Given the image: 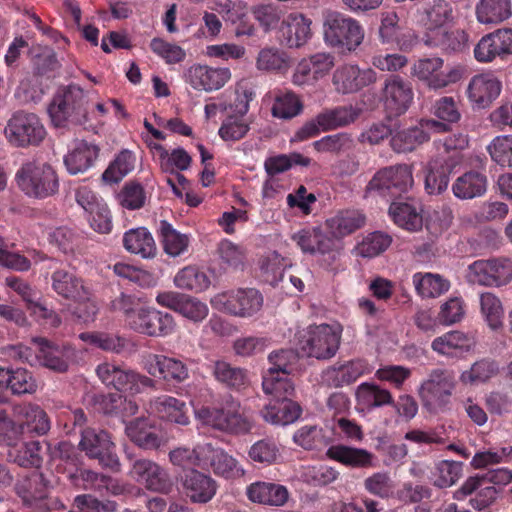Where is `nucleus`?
Listing matches in <instances>:
<instances>
[{
  "label": "nucleus",
  "instance_id": "1",
  "mask_svg": "<svg viewBox=\"0 0 512 512\" xmlns=\"http://www.w3.org/2000/svg\"><path fill=\"white\" fill-rule=\"evenodd\" d=\"M88 98L78 85L61 87L48 107L52 123L56 127L85 125L88 121Z\"/></svg>",
  "mask_w": 512,
  "mask_h": 512
},
{
  "label": "nucleus",
  "instance_id": "2",
  "mask_svg": "<svg viewBox=\"0 0 512 512\" xmlns=\"http://www.w3.org/2000/svg\"><path fill=\"white\" fill-rule=\"evenodd\" d=\"M20 190L29 198L44 200L59 192V177L56 169L47 162L29 161L16 173Z\"/></svg>",
  "mask_w": 512,
  "mask_h": 512
},
{
  "label": "nucleus",
  "instance_id": "3",
  "mask_svg": "<svg viewBox=\"0 0 512 512\" xmlns=\"http://www.w3.org/2000/svg\"><path fill=\"white\" fill-rule=\"evenodd\" d=\"M365 30L355 18L342 12H323V38L327 45L344 51H355L363 42Z\"/></svg>",
  "mask_w": 512,
  "mask_h": 512
},
{
  "label": "nucleus",
  "instance_id": "4",
  "mask_svg": "<svg viewBox=\"0 0 512 512\" xmlns=\"http://www.w3.org/2000/svg\"><path fill=\"white\" fill-rule=\"evenodd\" d=\"M195 418L202 426L230 434H246L252 428L250 419L241 412L240 403L226 401L222 407H201Z\"/></svg>",
  "mask_w": 512,
  "mask_h": 512
},
{
  "label": "nucleus",
  "instance_id": "5",
  "mask_svg": "<svg viewBox=\"0 0 512 512\" xmlns=\"http://www.w3.org/2000/svg\"><path fill=\"white\" fill-rule=\"evenodd\" d=\"M455 387L456 379L452 370L432 369L418 391L424 408L432 413L444 411L450 404Z\"/></svg>",
  "mask_w": 512,
  "mask_h": 512
},
{
  "label": "nucleus",
  "instance_id": "6",
  "mask_svg": "<svg viewBox=\"0 0 512 512\" xmlns=\"http://www.w3.org/2000/svg\"><path fill=\"white\" fill-rule=\"evenodd\" d=\"M341 330L329 324L310 325L298 340V349L302 355L327 360L339 349Z\"/></svg>",
  "mask_w": 512,
  "mask_h": 512
},
{
  "label": "nucleus",
  "instance_id": "7",
  "mask_svg": "<svg viewBox=\"0 0 512 512\" xmlns=\"http://www.w3.org/2000/svg\"><path fill=\"white\" fill-rule=\"evenodd\" d=\"M96 374L106 386L131 395L142 393L145 388L156 389V381L152 378L115 363L99 364Z\"/></svg>",
  "mask_w": 512,
  "mask_h": 512
},
{
  "label": "nucleus",
  "instance_id": "8",
  "mask_svg": "<svg viewBox=\"0 0 512 512\" xmlns=\"http://www.w3.org/2000/svg\"><path fill=\"white\" fill-rule=\"evenodd\" d=\"M212 307L237 317H250L263 305V297L253 288L237 289L216 294L211 298Z\"/></svg>",
  "mask_w": 512,
  "mask_h": 512
},
{
  "label": "nucleus",
  "instance_id": "9",
  "mask_svg": "<svg viewBox=\"0 0 512 512\" xmlns=\"http://www.w3.org/2000/svg\"><path fill=\"white\" fill-rule=\"evenodd\" d=\"M5 135L13 146L27 147L39 145L46 136V130L37 115L20 111L8 121Z\"/></svg>",
  "mask_w": 512,
  "mask_h": 512
},
{
  "label": "nucleus",
  "instance_id": "10",
  "mask_svg": "<svg viewBox=\"0 0 512 512\" xmlns=\"http://www.w3.org/2000/svg\"><path fill=\"white\" fill-rule=\"evenodd\" d=\"M467 280L472 284L500 287L512 280V261L508 258H492L474 261L468 267Z\"/></svg>",
  "mask_w": 512,
  "mask_h": 512
},
{
  "label": "nucleus",
  "instance_id": "11",
  "mask_svg": "<svg viewBox=\"0 0 512 512\" xmlns=\"http://www.w3.org/2000/svg\"><path fill=\"white\" fill-rule=\"evenodd\" d=\"M443 66L444 61L439 57L420 59L414 64L412 74L431 89L445 88L462 78L461 67L452 66L443 70Z\"/></svg>",
  "mask_w": 512,
  "mask_h": 512
},
{
  "label": "nucleus",
  "instance_id": "12",
  "mask_svg": "<svg viewBox=\"0 0 512 512\" xmlns=\"http://www.w3.org/2000/svg\"><path fill=\"white\" fill-rule=\"evenodd\" d=\"M133 331L150 337H164L175 330L171 314L151 307H140L132 314L127 324Z\"/></svg>",
  "mask_w": 512,
  "mask_h": 512
},
{
  "label": "nucleus",
  "instance_id": "13",
  "mask_svg": "<svg viewBox=\"0 0 512 512\" xmlns=\"http://www.w3.org/2000/svg\"><path fill=\"white\" fill-rule=\"evenodd\" d=\"M413 185L412 169L406 164L385 167L369 181L366 192L394 195L406 192Z\"/></svg>",
  "mask_w": 512,
  "mask_h": 512
},
{
  "label": "nucleus",
  "instance_id": "14",
  "mask_svg": "<svg viewBox=\"0 0 512 512\" xmlns=\"http://www.w3.org/2000/svg\"><path fill=\"white\" fill-rule=\"evenodd\" d=\"M414 99V92L409 81L399 75H389L381 89V100L384 109L390 117L405 114Z\"/></svg>",
  "mask_w": 512,
  "mask_h": 512
},
{
  "label": "nucleus",
  "instance_id": "15",
  "mask_svg": "<svg viewBox=\"0 0 512 512\" xmlns=\"http://www.w3.org/2000/svg\"><path fill=\"white\" fill-rule=\"evenodd\" d=\"M79 448L89 458L97 459L104 467L111 469L119 467V459L114 452V443L111 441L109 434L104 430L93 428L82 430Z\"/></svg>",
  "mask_w": 512,
  "mask_h": 512
},
{
  "label": "nucleus",
  "instance_id": "16",
  "mask_svg": "<svg viewBox=\"0 0 512 512\" xmlns=\"http://www.w3.org/2000/svg\"><path fill=\"white\" fill-rule=\"evenodd\" d=\"M47 269L51 270V288L58 296L71 301L87 298V288L75 272L54 260L49 262Z\"/></svg>",
  "mask_w": 512,
  "mask_h": 512
},
{
  "label": "nucleus",
  "instance_id": "17",
  "mask_svg": "<svg viewBox=\"0 0 512 512\" xmlns=\"http://www.w3.org/2000/svg\"><path fill=\"white\" fill-rule=\"evenodd\" d=\"M15 492L25 506L37 510L48 508L46 501L49 495V481L39 471H33L19 479L15 484Z\"/></svg>",
  "mask_w": 512,
  "mask_h": 512
},
{
  "label": "nucleus",
  "instance_id": "18",
  "mask_svg": "<svg viewBox=\"0 0 512 512\" xmlns=\"http://www.w3.org/2000/svg\"><path fill=\"white\" fill-rule=\"evenodd\" d=\"M130 475L148 490L167 494L172 488L168 472L149 459H137L133 462Z\"/></svg>",
  "mask_w": 512,
  "mask_h": 512
},
{
  "label": "nucleus",
  "instance_id": "19",
  "mask_svg": "<svg viewBox=\"0 0 512 512\" xmlns=\"http://www.w3.org/2000/svg\"><path fill=\"white\" fill-rule=\"evenodd\" d=\"M231 71L227 67H210L195 64L185 73V80L195 90L212 92L221 89L231 79Z\"/></svg>",
  "mask_w": 512,
  "mask_h": 512
},
{
  "label": "nucleus",
  "instance_id": "20",
  "mask_svg": "<svg viewBox=\"0 0 512 512\" xmlns=\"http://www.w3.org/2000/svg\"><path fill=\"white\" fill-rule=\"evenodd\" d=\"M376 79V72L371 68L360 69L357 65L345 64L334 71L332 83L338 93L349 94L373 84Z\"/></svg>",
  "mask_w": 512,
  "mask_h": 512
},
{
  "label": "nucleus",
  "instance_id": "21",
  "mask_svg": "<svg viewBox=\"0 0 512 512\" xmlns=\"http://www.w3.org/2000/svg\"><path fill=\"white\" fill-rule=\"evenodd\" d=\"M457 164L454 156L438 155L431 159L424 170V188L429 195H439L446 191L450 174Z\"/></svg>",
  "mask_w": 512,
  "mask_h": 512
},
{
  "label": "nucleus",
  "instance_id": "22",
  "mask_svg": "<svg viewBox=\"0 0 512 512\" xmlns=\"http://www.w3.org/2000/svg\"><path fill=\"white\" fill-rule=\"evenodd\" d=\"M182 487L192 503L206 504L216 495L218 483L209 474L189 469L182 477Z\"/></svg>",
  "mask_w": 512,
  "mask_h": 512
},
{
  "label": "nucleus",
  "instance_id": "23",
  "mask_svg": "<svg viewBox=\"0 0 512 512\" xmlns=\"http://www.w3.org/2000/svg\"><path fill=\"white\" fill-rule=\"evenodd\" d=\"M498 491L494 486L488 485L482 474L468 477L464 483L454 492L456 500H464L468 496L470 505L477 510H482L491 505L496 499Z\"/></svg>",
  "mask_w": 512,
  "mask_h": 512
},
{
  "label": "nucleus",
  "instance_id": "24",
  "mask_svg": "<svg viewBox=\"0 0 512 512\" xmlns=\"http://www.w3.org/2000/svg\"><path fill=\"white\" fill-rule=\"evenodd\" d=\"M501 81L492 73H482L471 78L467 97L477 108H486L500 95Z\"/></svg>",
  "mask_w": 512,
  "mask_h": 512
},
{
  "label": "nucleus",
  "instance_id": "25",
  "mask_svg": "<svg viewBox=\"0 0 512 512\" xmlns=\"http://www.w3.org/2000/svg\"><path fill=\"white\" fill-rule=\"evenodd\" d=\"M33 342L38 346L37 357L46 368L63 373L69 368L74 350L68 345H57L45 338H34Z\"/></svg>",
  "mask_w": 512,
  "mask_h": 512
},
{
  "label": "nucleus",
  "instance_id": "26",
  "mask_svg": "<svg viewBox=\"0 0 512 512\" xmlns=\"http://www.w3.org/2000/svg\"><path fill=\"white\" fill-rule=\"evenodd\" d=\"M312 21L302 13H290L281 23V43L288 48H300L312 36Z\"/></svg>",
  "mask_w": 512,
  "mask_h": 512
},
{
  "label": "nucleus",
  "instance_id": "27",
  "mask_svg": "<svg viewBox=\"0 0 512 512\" xmlns=\"http://www.w3.org/2000/svg\"><path fill=\"white\" fill-rule=\"evenodd\" d=\"M289 495L286 486L270 481H256L246 488V496L251 502L273 507L284 506Z\"/></svg>",
  "mask_w": 512,
  "mask_h": 512
},
{
  "label": "nucleus",
  "instance_id": "28",
  "mask_svg": "<svg viewBox=\"0 0 512 512\" xmlns=\"http://www.w3.org/2000/svg\"><path fill=\"white\" fill-rule=\"evenodd\" d=\"M149 409L159 418L178 424L190 423L189 408L185 401L169 395L154 397L149 402Z\"/></svg>",
  "mask_w": 512,
  "mask_h": 512
},
{
  "label": "nucleus",
  "instance_id": "29",
  "mask_svg": "<svg viewBox=\"0 0 512 512\" xmlns=\"http://www.w3.org/2000/svg\"><path fill=\"white\" fill-rule=\"evenodd\" d=\"M366 223V216L360 210H340L325 221L329 236L335 241L361 229Z\"/></svg>",
  "mask_w": 512,
  "mask_h": 512
},
{
  "label": "nucleus",
  "instance_id": "30",
  "mask_svg": "<svg viewBox=\"0 0 512 512\" xmlns=\"http://www.w3.org/2000/svg\"><path fill=\"white\" fill-rule=\"evenodd\" d=\"M326 456L350 468L367 469L375 466V455L370 451L344 444L330 445Z\"/></svg>",
  "mask_w": 512,
  "mask_h": 512
},
{
  "label": "nucleus",
  "instance_id": "31",
  "mask_svg": "<svg viewBox=\"0 0 512 512\" xmlns=\"http://www.w3.org/2000/svg\"><path fill=\"white\" fill-rule=\"evenodd\" d=\"M96 145L84 140H75L64 156V164L69 174L77 175L90 169L98 157Z\"/></svg>",
  "mask_w": 512,
  "mask_h": 512
},
{
  "label": "nucleus",
  "instance_id": "32",
  "mask_svg": "<svg viewBox=\"0 0 512 512\" xmlns=\"http://www.w3.org/2000/svg\"><path fill=\"white\" fill-rule=\"evenodd\" d=\"M473 346V339L459 330L448 331L431 342V349L438 355L447 358L460 357L469 352Z\"/></svg>",
  "mask_w": 512,
  "mask_h": 512
},
{
  "label": "nucleus",
  "instance_id": "33",
  "mask_svg": "<svg viewBox=\"0 0 512 512\" xmlns=\"http://www.w3.org/2000/svg\"><path fill=\"white\" fill-rule=\"evenodd\" d=\"M207 448L209 452L205 458V468L211 467L216 475L225 479H236L244 476L245 470L236 458L221 448H215L210 443H207Z\"/></svg>",
  "mask_w": 512,
  "mask_h": 512
},
{
  "label": "nucleus",
  "instance_id": "34",
  "mask_svg": "<svg viewBox=\"0 0 512 512\" xmlns=\"http://www.w3.org/2000/svg\"><path fill=\"white\" fill-rule=\"evenodd\" d=\"M69 479L78 489L94 490L97 492L106 490L114 495H118L122 491L121 487L111 477L90 469L77 467L74 472L69 473Z\"/></svg>",
  "mask_w": 512,
  "mask_h": 512
},
{
  "label": "nucleus",
  "instance_id": "35",
  "mask_svg": "<svg viewBox=\"0 0 512 512\" xmlns=\"http://www.w3.org/2000/svg\"><path fill=\"white\" fill-rule=\"evenodd\" d=\"M291 238L306 254H326L335 246L334 240L319 227L302 229Z\"/></svg>",
  "mask_w": 512,
  "mask_h": 512
},
{
  "label": "nucleus",
  "instance_id": "36",
  "mask_svg": "<svg viewBox=\"0 0 512 512\" xmlns=\"http://www.w3.org/2000/svg\"><path fill=\"white\" fill-rule=\"evenodd\" d=\"M400 25L399 16L394 11H387L381 14V23L379 26V39L383 44L396 42L401 50L407 51L415 43V37L412 33L399 36Z\"/></svg>",
  "mask_w": 512,
  "mask_h": 512
},
{
  "label": "nucleus",
  "instance_id": "37",
  "mask_svg": "<svg viewBox=\"0 0 512 512\" xmlns=\"http://www.w3.org/2000/svg\"><path fill=\"white\" fill-rule=\"evenodd\" d=\"M475 13L479 23L498 25L511 17V0H479Z\"/></svg>",
  "mask_w": 512,
  "mask_h": 512
},
{
  "label": "nucleus",
  "instance_id": "38",
  "mask_svg": "<svg viewBox=\"0 0 512 512\" xmlns=\"http://www.w3.org/2000/svg\"><path fill=\"white\" fill-rule=\"evenodd\" d=\"M301 407L290 399H275L262 410V416L266 422L274 425H287L296 421L301 415Z\"/></svg>",
  "mask_w": 512,
  "mask_h": 512
},
{
  "label": "nucleus",
  "instance_id": "39",
  "mask_svg": "<svg viewBox=\"0 0 512 512\" xmlns=\"http://www.w3.org/2000/svg\"><path fill=\"white\" fill-rule=\"evenodd\" d=\"M356 403L362 410L371 411L374 408L393 404V396L387 389L373 383H362L356 389Z\"/></svg>",
  "mask_w": 512,
  "mask_h": 512
},
{
  "label": "nucleus",
  "instance_id": "40",
  "mask_svg": "<svg viewBox=\"0 0 512 512\" xmlns=\"http://www.w3.org/2000/svg\"><path fill=\"white\" fill-rule=\"evenodd\" d=\"M487 190L486 175L469 171L459 176L452 184V191L455 197L467 200L482 196Z\"/></svg>",
  "mask_w": 512,
  "mask_h": 512
},
{
  "label": "nucleus",
  "instance_id": "41",
  "mask_svg": "<svg viewBox=\"0 0 512 512\" xmlns=\"http://www.w3.org/2000/svg\"><path fill=\"white\" fill-rule=\"evenodd\" d=\"M125 249L142 258H153L156 255L157 247L151 233L144 227L131 229L123 236Z\"/></svg>",
  "mask_w": 512,
  "mask_h": 512
},
{
  "label": "nucleus",
  "instance_id": "42",
  "mask_svg": "<svg viewBox=\"0 0 512 512\" xmlns=\"http://www.w3.org/2000/svg\"><path fill=\"white\" fill-rule=\"evenodd\" d=\"M362 109L356 106H338L333 109H326L318 114V122L323 131H330L353 123Z\"/></svg>",
  "mask_w": 512,
  "mask_h": 512
},
{
  "label": "nucleus",
  "instance_id": "43",
  "mask_svg": "<svg viewBox=\"0 0 512 512\" xmlns=\"http://www.w3.org/2000/svg\"><path fill=\"white\" fill-rule=\"evenodd\" d=\"M426 142L428 135L420 121L415 126L397 131L390 140L392 149L397 153L411 152Z\"/></svg>",
  "mask_w": 512,
  "mask_h": 512
},
{
  "label": "nucleus",
  "instance_id": "44",
  "mask_svg": "<svg viewBox=\"0 0 512 512\" xmlns=\"http://www.w3.org/2000/svg\"><path fill=\"white\" fill-rule=\"evenodd\" d=\"M412 282L416 292L422 298H437L450 288V282L447 279L433 273H415Z\"/></svg>",
  "mask_w": 512,
  "mask_h": 512
},
{
  "label": "nucleus",
  "instance_id": "45",
  "mask_svg": "<svg viewBox=\"0 0 512 512\" xmlns=\"http://www.w3.org/2000/svg\"><path fill=\"white\" fill-rule=\"evenodd\" d=\"M6 388H9L15 395L33 394L36 392L38 385L32 373L26 369H5L1 391Z\"/></svg>",
  "mask_w": 512,
  "mask_h": 512
},
{
  "label": "nucleus",
  "instance_id": "46",
  "mask_svg": "<svg viewBox=\"0 0 512 512\" xmlns=\"http://www.w3.org/2000/svg\"><path fill=\"white\" fill-rule=\"evenodd\" d=\"M290 65V58L286 52L276 47L262 48L256 57V68L262 72L283 73Z\"/></svg>",
  "mask_w": 512,
  "mask_h": 512
},
{
  "label": "nucleus",
  "instance_id": "47",
  "mask_svg": "<svg viewBox=\"0 0 512 512\" xmlns=\"http://www.w3.org/2000/svg\"><path fill=\"white\" fill-rule=\"evenodd\" d=\"M159 233L164 251L171 257H178L184 254L189 247L190 238L187 234L178 232L166 220L159 223Z\"/></svg>",
  "mask_w": 512,
  "mask_h": 512
},
{
  "label": "nucleus",
  "instance_id": "48",
  "mask_svg": "<svg viewBox=\"0 0 512 512\" xmlns=\"http://www.w3.org/2000/svg\"><path fill=\"white\" fill-rule=\"evenodd\" d=\"M499 372V365L495 360L483 358L474 362L471 367L460 374V381L465 385H479L488 382Z\"/></svg>",
  "mask_w": 512,
  "mask_h": 512
},
{
  "label": "nucleus",
  "instance_id": "49",
  "mask_svg": "<svg viewBox=\"0 0 512 512\" xmlns=\"http://www.w3.org/2000/svg\"><path fill=\"white\" fill-rule=\"evenodd\" d=\"M208 452L207 443L199 444L193 449L178 447L170 451L169 459L173 465L181 468H205V458Z\"/></svg>",
  "mask_w": 512,
  "mask_h": 512
},
{
  "label": "nucleus",
  "instance_id": "50",
  "mask_svg": "<svg viewBox=\"0 0 512 512\" xmlns=\"http://www.w3.org/2000/svg\"><path fill=\"white\" fill-rule=\"evenodd\" d=\"M127 436L143 449H157L162 444L161 437L155 433L144 419H136L126 426Z\"/></svg>",
  "mask_w": 512,
  "mask_h": 512
},
{
  "label": "nucleus",
  "instance_id": "51",
  "mask_svg": "<svg viewBox=\"0 0 512 512\" xmlns=\"http://www.w3.org/2000/svg\"><path fill=\"white\" fill-rule=\"evenodd\" d=\"M365 371L361 361H351L339 367H330L325 373V381L334 387H341L356 381Z\"/></svg>",
  "mask_w": 512,
  "mask_h": 512
},
{
  "label": "nucleus",
  "instance_id": "52",
  "mask_svg": "<svg viewBox=\"0 0 512 512\" xmlns=\"http://www.w3.org/2000/svg\"><path fill=\"white\" fill-rule=\"evenodd\" d=\"M293 441L305 450H322L331 444L332 439L317 425H305L293 435Z\"/></svg>",
  "mask_w": 512,
  "mask_h": 512
},
{
  "label": "nucleus",
  "instance_id": "53",
  "mask_svg": "<svg viewBox=\"0 0 512 512\" xmlns=\"http://www.w3.org/2000/svg\"><path fill=\"white\" fill-rule=\"evenodd\" d=\"M212 373L217 381L230 388L240 389L249 383L246 370L234 367L225 361H215Z\"/></svg>",
  "mask_w": 512,
  "mask_h": 512
},
{
  "label": "nucleus",
  "instance_id": "54",
  "mask_svg": "<svg viewBox=\"0 0 512 512\" xmlns=\"http://www.w3.org/2000/svg\"><path fill=\"white\" fill-rule=\"evenodd\" d=\"M389 215L399 227L415 232L422 228V216L408 203L394 202L389 207Z\"/></svg>",
  "mask_w": 512,
  "mask_h": 512
},
{
  "label": "nucleus",
  "instance_id": "55",
  "mask_svg": "<svg viewBox=\"0 0 512 512\" xmlns=\"http://www.w3.org/2000/svg\"><path fill=\"white\" fill-rule=\"evenodd\" d=\"M41 449L39 441L25 442L20 446L15 444L9 449L8 457L21 467H39L42 463Z\"/></svg>",
  "mask_w": 512,
  "mask_h": 512
},
{
  "label": "nucleus",
  "instance_id": "56",
  "mask_svg": "<svg viewBox=\"0 0 512 512\" xmlns=\"http://www.w3.org/2000/svg\"><path fill=\"white\" fill-rule=\"evenodd\" d=\"M339 475L337 469L324 464L302 466L299 472L300 479L314 487L327 486L335 482Z\"/></svg>",
  "mask_w": 512,
  "mask_h": 512
},
{
  "label": "nucleus",
  "instance_id": "57",
  "mask_svg": "<svg viewBox=\"0 0 512 512\" xmlns=\"http://www.w3.org/2000/svg\"><path fill=\"white\" fill-rule=\"evenodd\" d=\"M303 109L299 97L292 91H279L271 108L272 115L279 119H291L298 116Z\"/></svg>",
  "mask_w": 512,
  "mask_h": 512
},
{
  "label": "nucleus",
  "instance_id": "58",
  "mask_svg": "<svg viewBox=\"0 0 512 512\" xmlns=\"http://www.w3.org/2000/svg\"><path fill=\"white\" fill-rule=\"evenodd\" d=\"M18 413L23 419V427L26 426L29 431L41 436L50 430V420L41 407L32 404L23 405Z\"/></svg>",
  "mask_w": 512,
  "mask_h": 512
},
{
  "label": "nucleus",
  "instance_id": "59",
  "mask_svg": "<svg viewBox=\"0 0 512 512\" xmlns=\"http://www.w3.org/2000/svg\"><path fill=\"white\" fill-rule=\"evenodd\" d=\"M288 375L265 372L262 381L263 391L278 400L289 399L294 393V385Z\"/></svg>",
  "mask_w": 512,
  "mask_h": 512
},
{
  "label": "nucleus",
  "instance_id": "60",
  "mask_svg": "<svg viewBox=\"0 0 512 512\" xmlns=\"http://www.w3.org/2000/svg\"><path fill=\"white\" fill-rule=\"evenodd\" d=\"M468 42V35L462 29L437 31L436 37L427 39L426 44L439 47L447 52L462 51Z\"/></svg>",
  "mask_w": 512,
  "mask_h": 512
},
{
  "label": "nucleus",
  "instance_id": "61",
  "mask_svg": "<svg viewBox=\"0 0 512 512\" xmlns=\"http://www.w3.org/2000/svg\"><path fill=\"white\" fill-rule=\"evenodd\" d=\"M425 14L429 30H437L454 19L452 4L447 0H433L425 9Z\"/></svg>",
  "mask_w": 512,
  "mask_h": 512
},
{
  "label": "nucleus",
  "instance_id": "62",
  "mask_svg": "<svg viewBox=\"0 0 512 512\" xmlns=\"http://www.w3.org/2000/svg\"><path fill=\"white\" fill-rule=\"evenodd\" d=\"M462 462L441 460L435 464L433 472V485L438 488H447L454 485L462 475Z\"/></svg>",
  "mask_w": 512,
  "mask_h": 512
},
{
  "label": "nucleus",
  "instance_id": "63",
  "mask_svg": "<svg viewBox=\"0 0 512 512\" xmlns=\"http://www.w3.org/2000/svg\"><path fill=\"white\" fill-rule=\"evenodd\" d=\"M392 243V237L383 232L368 234L355 248L357 256L372 258L384 252Z\"/></svg>",
  "mask_w": 512,
  "mask_h": 512
},
{
  "label": "nucleus",
  "instance_id": "64",
  "mask_svg": "<svg viewBox=\"0 0 512 512\" xmlns=\"http://www.w3.org/2000/svg\"><path fill=\"white\" fill-rule=\"evenodd\" d=\"M487 152L496 164L512 168V135L496 136L488 144Z\"/></svg>",
  "mask_w": 512,
  "mask_h": 512
}]
</instances>
